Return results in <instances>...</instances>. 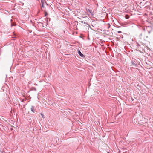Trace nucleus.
Instances as JSON below:
<instances>
[{
  "mask_svg": "<svg viewBox=\"0 0 153 153\" xmlns=\"http://www.w3.org/2000/svg\"><path fill=\"white\" fill-rule=\"evenodd\" d=\"M78 53V54L80 55V56H81V57L83 58L85 57V56L81 53V52H80L79 50Z\"/></svg>",
  "mask_w": 153,
  "mask_h": 153,
  "instance_id": "obj_1",
  "label": "nucleus"
},
{
  "mask_svg": "<svg viewBox=\"0 0 153 153\" xmlns=\"http://www.w3.org/2000/svg\"><path fill=\"white\" fill-rule=\"evenodd\" d=\"M16 25V24L15 23H14L13 22V23L11 22V25L12 26H15Z\"/></svg>",
  "mask_w": 153,
  "mask_h": 153,
  "instance_id": "obj_5",
  "label": "nucleus"
},
{
  "mask_svg": "<svg viewBox=\"0 0 153 153\" xmlns=\"http://www.w3.org/2000/svg\"><path fill=\"white\" fill-rule=\"evenodd\" d=\"M131 64L133 65V66H135V67H137V66L136 63L134 62V61H132Z\"/></svg>",
  "mask_w": 153,
  "mask_h": 153,
  "instance_id": "obj_2",
  "label": "nucleus"
},
{
  "mask_svg": "<svg viewBox=\"0 0 153 153\" xmlns=\"http://www.w3.org/2000/svg\"><path fill=\"white\" fill-rule=\"evenodd\" d=\"M107 153H109L108 152H107Z\"/></svg>",
  "mask_w": 153,
  "mask_h": 153,
  "instance_id": "obj_11",
  "label": "nucleus"
},
{
  "mask_svg": "<svg viewBox=\"0 0 153 153\" xmlns=\"http://www.w3.org/2000/svg\"><path fill=\"white\" fill-rule=\"evenodd\" d=\"M80 22H81L82 23H83L85 24H87V23L86 22H85L84 21H80Z\"/></svg>",
  "mask_w": 153,
  "mask_h": 153,
  "instance_id": "obj_6",
  "label": "nucleus"
},
{
  "mask_svg": "<svg viewBox=\"0 0 153 153\" xmlns=\"http://www.w3.org/2000/svg\"><path fill=\"white\" fill-rule=\"evenodd\" d=\"M42 7H44V3H43V2H42Z\"/></svg>",
  "mask_w": 153,
  "mask_h": 153,
  "instance_id": "obj_7",
  "label": "nucleus"
},
{
  "mask_svg": "<svg viewBox=\"0 0 153 153\" xmlns=\"http://www.w3.org/2000/svg\"><path fill=\"white\" fill-rule=\"evenodd\" d=\"M41 116L43 118L44 117V115L43 114H42V113H41Z\"/></svg>",
  "mask_w": 153,
  "mask_h": 153,
  "instance_id": "obj_8",
  "label": "nucleus"
},
{
  "mask_svg": "<svg viewBox=\"0 0 153 153\" xmlns=\"http://www.w3.org/2000/svg\"><path fill=\"white\" fill-rule=\"evenodd\" d=\"M125 17L126 19H128L129 18V16L128 15H126Z\"/></svg>",
  "mask_w": 153,
  "mask_h": 153,
  "instance_id": "obj_4",
  "label": "nucleus"
},
{
  "mask_svg": "<svg viewBox=\"0 0 153 153\" xmlns=\"http://www.w3.org/2000/svg\"><path fill=\"white\" fill-rule=\"evenodd\" d=\"M11 21H12V19H11Z\"/></svg>",
  "mask_w": 153,
  "mask_h": 153,
  "instance_id": "obj_13",
  "label": "nucleus"
},
{
  "mask_svg": "<svg viewBox=\"0 0 153 153\" xmlns=\"http://www.w3.org/2000/svg\"><path fill=\"white\" fill-rule=\"evenodd\" d=\"M117 33H122V32L120 31H117Z\"/></svg>",
  "mask_w": 153,
  "mask_h": 153,
  "instance_id": "obj_9",
  "label": "nucleus"
},
{
  "mask_svg": "<svg viewBox=\"0 0 153 153\" xmlns=\"http://www.w3.org/2000/svg\"><path fill=\"white\" fill-rule=\"evenodd\" d=\"M149 33H150V31H149Z\"/></svg>",
  "mask_w": 153,
  "mask_h": 153,
  "instance_id": "obj_12",
  "label": "nucleus"
},
{
  "mask_svg": "<svg viewBox=\"0 0 153 153\" xmlns=\"http://www.w3.org/2000/svg\"><path fill=\"white\" fill-rule=\"evenodd\" d=\"M47 14V13H45V16H46V15Z\"/></svg>",
  "mask_w": 153,
  "mask_h": 153,
  "instance_id": "obj_10",
  "label": "nucleus"
},
{
  "mask_svg": "<svg viewBox=\"0 0 153 153\" xmlns=\"http://www.w3.org/2000/svg\"><path fill=\"white\" fill-rule=\"evenodd\" d=\"M35 107L33 106H32L31 108V110L33 112H34V109Z\"/></svg>",
  "mask_w": 153,
  "mask_h": 153,
  "instance_id": "obj_3",
  "label": "nucleus"
}]
</instances>
